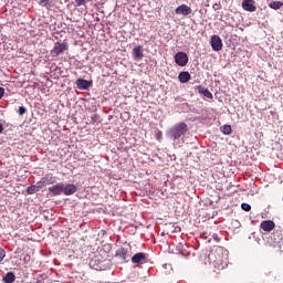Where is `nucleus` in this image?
<instances>
[{"instance_id": "obj_1", "label": "nucleus", "mask_w": 283, "mask_h": 283, "mask_svg": "<svg viewBox=\"0 0 283 283\" xmlns=\"http://www.w3.org/2000/svg\"><path fill=\"white\" fill-rule=\"evenodd\" d=\"M209 264L213 265L217 271H222L227 266L226 250L222 247H217L208 254Z\"/></svg>"}, {"instance_id": "obj_2", "label": "nucleus", "mask_w": 283, "mask_h": 283, "mask_svg": "<svg viewBox=\"0 0 283 283\" xmlns=\"http://www.w3.org/2000/svg\"><path fill=\"white\" fill-rule=\"evenodd\" d=\"M189 132V126H187V123L181 122L176 125H174L169 130H168V136L172 140H179L181 136H185Z\"/></svg>"}, {"instance_id": "obj_3", "label": "nucleus", "mask_w": 283, "mask_h": 283, "mask_svg": "<svg viewBox=\"0 0 283 283\" xmlns=\"http://www.w3.org/2000/svg\"><path fill=\"white\" fill-rule=\"evenodd\" d=\"M70 50V45L67 42H55L53 49L51 50V55L53 59L56 56H61V54H65Z\"/></svg>"}, {"instance_id": "obj_4", "label": "nucleus", "mask_w": 283, "mask_h": 283, "mask_svg": "<svg viewBox=\"0 0 283 283\" xmlns=\"http://www.w3.org/2000/svg\"><path fill=\"white\" fill-rule=\"evenodd\" d=\"M282 242H283L282 229H275L270 237V244L272 247H277L280 249V247H282Z\"/></svg>"}, {"instance_id": "obj_5", "label": "nucleus", "mask_w": 283, "mask_h": 283, "mask_svg": "<svg viewBox=\"0 0 283 283\" xmlns=\"http://www.w3.org/2000/svg\"><path fill=\"white\" fill-rule=\"evenodd\" d=\"M175 63L179 65V67H185L189 63V56L185 52H177L175 55Z\"/></svg>"}, {"instance_id": "obj_6", "label": "nucleus", "mask_w": 283, "mask_h": 283, "mask_svg": "<svg viewBox=\"0 0 283 283\" xmlns=\"http://www.w3.org/2000/svg\"><path fill=\"white\" fill-rule=\"evenodd\" d=\"M116 258H120L123 262H129V259L132 258V249L120 248L116 252Z\"/></svg>"}, {"instance_id": "obj_7", "label": "nucleus", "mask_w": 283, "mask_h": 283, "mask_svg": "<svg viewBox=\"0 0 283 283\" xmlns=\"http://www.w3.org/2000/svg\"><path fill=\"white\" fill-rule=\"evenodd\" d=\"M210 45L214 52H220L222 50V39H220V35H212Z\"/></svg>"}, {"instance_id": "obj_8", "label": "nucleus", "mask_w": 283, "mask_h": 283, "mask_svg": "<svg viewBox=\"0 0 283 283\" xmlns=\"http://www.w3.org/2000/svg\"><path fill=\"white\" fill-rule=\"evenodd\" d=\"M133 264H145L147 262V254L144 252H138L130 259Z\"/></svg>"}, {"instance_id": "obj_9", "label": "nucleus", "mask_w": 283, "mask_h": 283, "mask_svg": "<svg viewBox=\"0 0 283 283\" xmlns=\"http://www.w3.org/2000/svg\"><path fill=\"white\" fill-rule=\"evenodd\" d=\"M192 10L187 4H181L175 9V13L182 17H189L191 14Z\"/></svg>"}, {"instance_id": "obj_10", "label": "nucleus", "mask_w": 283, "mask_h": 283, "mask_svg": "<svg viewBox=\"0 0 283 283\" xmlns=\"http://www.w3.org/2000/svg\"><path fill=\"white\" fill-rule=\"evenodd\" d=\"M241 6L245 12H255V10H258V7H255V0H243Z\"/></svg>"}, {"instance_id": "obj_11", "label": "nucleus", "mask_w": 283, "mask_h": 283, "mask_svg": "<svg viewBox=\"0 0 283 283\" xmlns=\"http://www.w3.org/2000/svg\"><path fill=\"white\" fill-rule=\"evenodd\" d=\"M260 229L265 232H271L275 229V222L273 220H264L261 222Z\"/></svg>"}, {"instance_id": "obj_12", "label": "nucleus", "mask_w": 283, "mask_h": 283, "mask_svg": "<svg viewBox=\"0 0 283 283\" xmlns=\"http://www.w3.org/2000/svg\"><path fill=\"white\" fill-rule=\"evenodd\" d=\"M143 46L142 45H137L133 49V57L135 61H143V59H145V54L143 53Z\"/></svg>"}, {"instance_id": "obj_13", "label": "nucleus", "mask_w": 283, "mask_h": 283, "mask_svg": "<svg viewBox=\"0 0 283 283\" xmlns=\"http://www.w3.org/2000/svg\"><path fill=\"white\" fill-rule=\"evenodd\" d=\"M49 193H51V196H61L63 193V184L60 182L49 187Z\"/></svg>"}, {"instance_id": "obj_14", "label": "nucleus", "mask_w": 283, "mask_h": 283, "mask_svg": "<svg viewBox=\"0 0 283 283\" xmlns=\"http://www.w3.org/2000/svg\"><path fill=\"white\" fill-rule=\"evenodd\" d=\"M76 185L74 184H69V185H64L63 184V193L64 196H74V192L76 191Z\"/></svg>"}, {"instance_id": "obj_15", "label": "nucleus", "mask_w": 283, "mask_h": 283, "mask_svg": "<svg viewBox=\"0 0 283 283\" xmlns=\"http://www.w3.org/2000/svg\"><path fill=\"white\" fill-rule=\"evenodd\" d=\"M75 84L78 90H90L92 82L87 80L78 78L76 80Z\"/></svg>"}, {"instance_id": "obj_16", "label": "nucleus", "mask_w": 283, "mask_h": 283, "mask_svg": "<svg viewBox=\"0 0 283 283\" xmlns=\"http://www.w3.org/2000/svg\"><path fill=\"white\" fill-rule=\"evenodd\" d=\"M43 187H44V185L41 181H39L36 185H32V186L28 187L27 192L30 196H32L33 193L41 191V189H43Z\"/></svg>"}, {"instance_id": "obj_17", "label": "nucleus", "mask_w": 283, "mask_h": 283, "mask_svg": "<svg viewBox=\"0 0 283 283\" xmlns=\"http://www.w3.org/2000/svg\"><path fill=\"white\" fill-rule=\"evenodd\" d=\"M178 81L179 83H189V81H191V74L187 71H182L178 75Z\"/></svg>"}, {"instance_id": "obj_18", "label": "nucleus", "mask_w": 283, "mask_h": 283, "mask_svg": "<svg viewBox=\"0 0 283 283\" xmlns=\"http://www.w3.org/2000/svg\"><path fill=\"white\" fill-rule=\"evenodd\" d=\"M196 90L202 94L203 96H206V98H213V94L211 93V91H209V88L203 87L202 85H198L196 86Z\"/></svg>"}, {"instance_id": "obj_19", "label": "nucleus", "mask_w": 283, "mask_h": 283, "mask_svg": "<svg viewBox=\"0 0 283 283\" xmlns=\"http://www.w3.org/2000/svg\"><path fill=\"white\" fill-rule=\"evenodd\" d=\"M2 280L4 283H13L14 280H17V276L14 275V272H8Z\"/></svg>"}, {"instance_id": "obj_20", "label": "nucleus", "mask_w": 283, "mask_h": 283, "mask_svg": "<svg viewBox=\"0 0 283 283\" xmlns=\"http://www.w3.org/2000/svg\"><path fill=\"white\" fill-rule=\"evenodd\" d=\"M283 6V2H280V1H273V2H270L269 7L272 9V10H280V8H282Z\"/></svg>"}, {"instance_id": "obj_21", "label": "nucleus", "mask_w": 283, "mask_h": 283, "mask_svg": "<svg viewBox=\"0 0 283 283\" xmlns=\"http://www.w3.org/2000/svg\"><path fill=\"white\" fill-rule=\"evenodd\" d=\"M221 132L222 134H224L226 136H229V134H231L232 132V128H231V125H224L221 127Z\"/></svg>"}, {"instance_id": "obj_22", "label": "nucleus", "mask_w": 283, "mask_h": 283, "mask_svg": "<svg viewBox=\"0 0 283 283\" xmlns=\"http://www.w3.org/2000/svg\"><path fill=\"white\" fill-rule=\"evenodd\" d=\"M43 182H46V185H54V182H56V180H54V177H51L50 179H48V177L42 178L41 184L43 185Z\"/></svg>"}, {"instance_id": "obj_23", "label": "nucleus", "mask_w": 283, "mask_h": 283, "mask_svg": "<svg viewBox=\"0 0 283 283\" xmlns=\"http://www.w3.org/2000/svg\"><path fill=\"white\" fill-rule=\"evenodd\" d=\"M40 6L48 8V6H52V0H40Z\"/></svg>"}, {"instance_id": "obj_24", "label": "nucleus", "mask_w": 283, "mask_h": 283, "mask_svg": "<svg viewBox=\"0 0 283 283\" xmlns=\"http://www.w3.org/2000/svg\"><path fill=\"white\" fill-rule=\"evenodd\" d=\"M25 112H28V109L24 106H20L18 108L19 116H23V114H25Z\"/></svg>"}, {"instance_id": "obj_25", "label": "nucleus", "mask_w": 283, "mask_h": 283, "mask_svg": "<svg viewBox=\"0 0 283 283\" xmlns=\"http://www.w3.org/2000/svg\"><path fill=\"white\" fill-rule=\"evenodd\" d=\"M241 209H243V211H251V205H249V203H242V205H241Z\"/></svg>"}, {"instance_id": "obj_26", "label": "nucleus", "mask_w": 283, "mask_h": 283, "mask_svg": "<svg viewBox=\"0 0 283 283\" xmlns=\"http://www.w3.org/2000/svg\"><path fill=\"white\" fill-rule=\"evenodd\" d=\"M91 118H92L93 123H98V120L101 119V116L98 114H94V115H92Z\"/></svg>"}, {"instance_id": "obj_27", "label": "nucleus", "mask_w": 283, "mask_h": 283, "mask_svg": "<svg viewBox=\"0 0 283 283\" xmlns=\"http://www.w3.org/2000/svg\"><path fill=\"white\" fill-rule=\"evenodd\" d=\"M3 258H6V250L0 248V262H3Z\"/></svg>"}, {"instance_id": "obj_28", "label": "nucleus", "mask_w": 283, "mask_h": 283, "mask_svg": "<svg viewBox=\"0 0 283 283\" xmlns=\"http://www.w3.org/2000/svg\"><path fill=\"white\" fill-rule=\"evenodd\" d=\"M157 140H163V132L158 130L156 134Z\"/></svg>"}, {"instance_id": "obj_29", "label": "nucleus", "mask_w": 283, "mask_h": 283, "mask_svg": "<svg viewBox=\"0 0 283 283\" xmlns=\"http://www.w3.org/2000/svg\"><path fill=\"white\" fill-rule=\"evenodd\" d=\"M4 94H6V88L0 87V101L1 98H3Z\"/></svg>"}, {"instance_id": "obj_30", "label": "nucleus", "mask_w": 283, "mask_h": 283, "mask_svg": "<svg viewBox=\"0 0 283 283\" xmlns=\"http://www.w3.org/2000/svg\"><path fill=\"white\" fill-rule=\"evenodd\" d=\"M76 6H85V0H75Z\"/></svg>"}, {"instance_id": "obj_31", "label": "nucleus", "mask_w": 283, "mask_h": 283, "mask_svg": "<svg viewBox=\"0 0 283 283\" xmlns=\"http://www.w3.org/2000/svg\"><path fill=\"white\" fill-rule=\"evenodd\" d=\"M212 238L216 242H220V237H218V234H213Z\"/></svg>"}, {"instance_id": "obj_32", "label": "nucleus", "mask_w": 283, "mask_h": 283, "mask_svg": "<svg viewBox=\"0 0 283 283\" xmlns=\"http://www.w3.org/2000/svg\"><path fill=\"white\" fill-rule=\"evenodd\" d=\"M23 261H24V262H30V254L24 255Z\"/></svg>"}, {"instance_id": "obj_33", "label": "nucleus", "mask_w": 283, "mask_h": 283, "mask_svg": "<svg viewBox=\"0 0 283 283\" xmlns=\"http://www.w3.org/2000/svg\"><path fill=\"white\" fill-rule=\"evenodd\" d=\"M3 133V124H0V134Z\"/></svg>"}]
</instances>
